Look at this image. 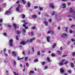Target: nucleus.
<instances>
[{"mask_svg":"<svg viewBox=\"0 0 75 75\" xmlns=\"http://www.w3.org/2000/svg\"><path fill=\"white\" fill-rule=\"evenodd\" d=\"M35 40V38H33L32 39H30V40L28 39L26 41H23L20 42V44H22V45H25L27 42H32L33 40Z\"/></svg>","mask_w":75,"mask_h":75,"instance_id":"obj_1","label":"nucleus"},{"mask_svg":"<svg viewBox=\"0 0 75 75\" xmlns=\"http://www.w3.org/2000/svg\"><path fill=\"white\" fill-rule=\"evenodd\" d=\"M13 39H11L9 41V44L11 47L13 46Z\"/></svg>","mask_w":75,"mask_h":75,"instance_id":"obj_2","label":"nucleus"},{"mask_svg":"<svg viewBox=\"0 0 75 75\" xmlns=\"http://www.w3.org/2000/svg\"><path fill=\"white\" fill-rule=\"evenodd\" d=\"M11 10V8H10L9 9V11H6L5 13V14L6 15H9L11 14V11H10Z\"/></svg>","mask_w":75,"mask_h":75,"instance_id":"obj_3","label":"nucleus"},{"mask_svg":"<svg viewBox=\"0 0 75 75\" xmlns=\"http://www.w3.org/2000/svg\"><path fill=\"white\" fill-rule=\"evenodd\" d=\"M65 59H63L62 60V62H59V65H60V66H61V65H63V62H65Z\"/></svg>","mask_w":75,"mask_h":75,"instance_id":"obj_4","label":"nucleus"},{"mask_svg":"<svg viewBox=\"0 0 75 75\" xmlns=\"http://www.w3.org/2000/svg\"><path fill=\"white\" fill-rule=\"evenodd\" d=\"M49 6L50 7L52 8H55V7L54 6V3H53L50 4Z\"/></svg>","mask_w":75,"mask_h":75,"instance_id":"obj_5","label":"nucleus"},{"mask_svg":"<svg viewBox=\"0 0 75 75\" xmlns=\"http://www.w3.org/2000/svg\"><path fill=\"white\" fill-rule=\"evenodd\" d=\"M20 5H18L16 8V10L17 11H20Z\"/></svg>","mask_w":75,"mask_h":75,"instance_id":"obj_6","label":"nucleus"},{"mask_svg":"<svg viewBox=\"0 0 75 75\" xmlns=\"http://www.w3.org/2000/svg\"><path fill=\"white\" fill-rule=\"evenodd\" d=\"M68 36V35L67 33H64L62 34L61 36V37H67Z\"/></svg>","mask_w":75,"mask_h":75,"instance_id":"obj_7","label":"nucleus"},{"mask_svg":"<svg viewBox=\"0 0 75 75\" xmlns=\"http://www.w3.org/2000/svg\"><path fill=\"white\" fill-rule=\"evenodd\" d=\"M18 26V24H17L15 23H14L13 24V26L14 27L15 29H16V28H17V26ZM18 28V26L17 27V28Z\"/></svg>","mask_w":75,"mask_h":75,"instance_id":"obj_8","label":"nucleus"},{"mask_svg":"<svg viewBox=\"0 0 75 75\" xmlns=\"http://www.w3.org/2000/svg\"><path fill=\"white\" fill-rule=\"evenodd\" d=\"M38 17V16L37 15H33L32 16V17L33 18H36Z\"/></svg>","mask_w":75,"mask_h":75,"instance_id":"obj_9","label":"nucleus"},{"mask_svg":"<svg viewBox=\"0 0 75 75\" xmlns=\"http://www.w3.org/2000/svg\"><path fill=\"white\" fill-rule=\"evenodd\" d=\"M69 11L70 12V13H74V11L72 9V8H70V9Z\"/></svg>","mask_w":75,"mask_h":75,"instance_id":"obj_10","label":"nucleus"},{"mask_svg":"<svg viewBox=\"0 0 75 75\" xmlns=\"http://www.w3.org/2000/svg\"><path fill=\"white\" fill-rule=\"evenodd\" d=\"M66 4H62V6H63V8H66V6H65Z\"/></svg>","mask_w":75,"mask_h":75,"instance_id":"obj_11","label":"nucleus"},{"mask_svg":"<svg viewBox=\"0 0 75 75\" xmlns=\"http://www.w3.org/2000/svg\"><path fill=\"white\" fill-rule=\"evenodd\" d=\"M60 71L61 72H62V74H63V73L64 72V70L63 69L61 68L60 69Z\"/></svg>","mask_w":75,"mask_h":75,"instance_id":"obj_12","label":"nucleus"},{"mask_svg":"<svg viewBox=\"0 0 75 75\" xmlns=\"http://www.w3.org/2000/svg\"><path fill=\"white\" fill-rule=\"evenodd\" d=\"M50 37L48 36L47 37V42H50Z\"/></svg>","mask_w":75,"mask_h":75,"instance_id":"obj_13","label":"nucleus"},{"mask_svg":"<svg viewBox=\"0 0 75 75\" xmlns=\"http://www.w3.org/2000/svg\"><path fill=\"white\" fill-rule=\"evenodd\" d=\"M44 23L45 24V25H48V23L47 21H44Z\"/></svg>","mask_w":75,"mask_h":75,"instance_id":"obj_14","label":"nucleus"},{"mask_svg":"<svg viewBox=\"0 0 75 75\" xmlns=\"http://www.w3.org/2000/svg\"><path fill=\"white\" fill-rule=\"evenodd\" d=\"M12 53L13 54V55L14 56H16V52H15L13 51L12 52Z\"/></svg>","mask_w":75,"mask_h":75,"instance_id":"obj_15","label":"nucleus"},{"mask_svg":"<svg viewBox=\"0 0 75 75\" xmlns=\"http://www.w3.org/2000/svg\"><path fill=\"white\" fill-rule=\"evenodd\" d=\"M47 60L49 62H50V59L48 57H47Z\"/></svg>","mask_w":75,"mask_h":75,"instance_id":"obj_16","label":"nucleus"},{"mask_svg":"<svg viewBox=\"0 0 75 75\" xmlns=\"http://www.w3.org/2000/svg\"><path fill=\"white\" fill-rule=\"evenodd\" d=\"M3 35H4V36H5V37H7V34L6 33H4Z\"/></svg>","mask_w":75,"mask_h":75,"instance_id":"obj_17","label":"nucleus"},{"mask_svg":"<svg viewBox=\"0 0 75 75\" xmlns=\"http://www.w3.org/2000/svg\"><path fill=\"white\" fill-rule=\"evenodd\" d=\"M39 8L40 11H42V10L43 9V7H39Z\"/></svg>","mask_w":75,"mask_h":75,"instance_id":"obj_18","label":"nucleus"},{"mask_svg":"<svg viewBox=\"0 0 75 75\" xmlns=\"http://www.w3.org/2000/svg\"><path fill=\"white\" fill-rule=\"evenodd\" d=\"M16 33L17 34H20L21 33V32L18 30H17L16 31Z\"/></svg>","mask_w":75,"mask_h":75,"instance_id":"obj_19","label":"nucleus"},{"mask_svg":"<svg viewBox=\"0 0 75 75\" xmlns=\"http://www.w3.org/2000/svg\"><path fill=\"white\" fill-rule=\"evenodd\" d=\"M71 65L72 68H74V64H73V63H71Z\"/></svg>","mask_w":75,"mask_h":75,"instance_id":"obj_20","label":"nucleus"},{"mask_svg":"<svg viewBox=\"0 0 75 75\" xmlns=\"http://www.w3.org/2000/svg\"><path fill=\"white\" fill-rule=\"evenodd\" d=\"M26 65L27 67H29V64H28V63H26Z\"/></svg>","mask_w":75,"mask_h":75,"instance_id":"obj_21","label":"nucleus"},{"mask_svg":"<svg viewBox=\"0 0 75 75\" xmlns=\"http://www.w3.org/2000/svg\"><path fill=\"white\" fill-rule=\"evenodd\" d=\"M48 66H46L45 67L44 69H48Z\"/></svg>","mask_w":75,"mask_h":75,"instance_id":"obj_22","label":"nucleus"},{"mask_svg":"<svg viewBox=\"0 0 75 75\" xmlns=\"http://www.w3.org/2000/svg\"><path fill=\"white\" fill-rule=\"evenodd\" d=\"M28 7H30V6H31L30 3L29 2H28Z\"/></svg>","mask_w":75,"mask_h":75,"instance_id":"obj_23","label":"nucleus"},{"mask_svg":"<svg viewBox=\"0 0 75 75\" xmlns=\"http://www.w3.org/2000/svg\"><path fill=\"white\" fill-rule=\"evenodd\" d=\"M22 1L23 3L24 4H25L26 3V2L25 1V0H22Z\"/></svg>","mask_w":75,"mask_h":75,"instance_id":"obj_24","label":"nucleus"},{"mask_svg":"<svg viewBox=\"0 0 75 75\" xmlns=\"http://www.w3.org/2000/svg\"><path fill=\"white\" fill-rule=\"evenodd\" d=\"M41 64H42V65H44V64H45V62H41Z\"/></svg>","mask_w":75,"mask_h":75,"instance_id":"obj_25","label":"nucleus"},{"mask_svg":"<svg viewBox=\"0 0 75 75\" xmlns=\"http://www.w3.org/2000/svg\"><path fill=\"white\" fill-rule=\"evenodd\" d=\"M56 46V43H54L53 45V48H55V47Z\"/></svg>","mask_w":75,"mask_h":75,"instance_id":"obj_26","label":"nucleus"},{"mask_svg":"<svg viewBox=\"0 0 75 75\" xmlns=\"http://www.w3.org/2000/svg\"><path fill=\"white\" fill-rule=\"evenodd\" d=\"M52 33V34H53V33H54V32H51V31H49L48 32V34H50Z\"/></svg>","mask_w":75,"mask_h":75,"instance_id":"obj_27","label":"nucleus"},{"mask_svg":"<svg viewBox=\"0 0 75 75\" xmlns=\"http://www.w3.org/2000/svg\"><path fill=\"white\" fill-rule=\"evenodd\" d=\"M23 31L24 33H26V30H25L24 29V28H23Z\"/></svg>","mask_w":75,"mask_h":75,"instance_id":"obj_28","label":"nucleus"},{"mask_svg":"<svg viewBox=\"0 0 75 75\" xmlns=\"http://www.w3.org/2000/svg\"><path fill=\"white\" fill-rule=\"evenodd\" d=\"M34 71H30V74H34Z\"/></svg>","mask_w":75,"mask_h":75,"instance_id":"obj_29","label":"nucleus"},{"mask_svg":"<svg viewBox=\"0 0 75 75\" xmlns=\"http://www.w3.org/2000/svg\"><path fill=\"white\" fill-rule=\"evenodd\" d=\"M57 53H58V54H61V52L59 51H57Z\"/></svg>","mask_w":75,"mask_h":75,"instance_id":"obj_30","label":"nucleus"},{"mask_svg":"<svg viewBox=\"0 0 75 75\" xmlns=\"http://www.w3.org/2000/svg\"><path fill=\"white\" fill-rule=\"evenodd\" d=\"M22 16H23V18H24L25 17V16L24 14H23L22 15Z\"/></svg>","mask_w":75,"mask_h":75,"instance_id":"obj_31","label":"nucleus"},{"mask_svg":"<svg viewBox=\"0 0 75 75\" xmlns=\"http://www.w3.org/2000/svg\"><path fill=\"white\" fill-rule=\"evenodd\" d=\"M24 57H22V58H19V57L18 58V60H21V59H23V58Z\"/></svg>","mask_w":75,"mask_h":75,"instance_id":"obj_32","label":"nucleus"},{"mask_svg":"<svg viewBox=\"0 0 75 75\" xmlns=\"http://www.w3.org/2000/svg\"><path fill=\"white\" fill-rule=\"evenodd\" d=\"M51 56L52 57H55V54L53 53L52 54Z\"/></svg>","mask_w":75,"mask_h":75,"instance_id":"obj_33","label":"nucleus"},{"mask_svg":"<svg viewBox=\"0 0 75 75\" xmlns=\"http://www.w3.org/2000/svg\"><path fill=\"white\" fill-rule=\"evenodd\" d=\"M28 57H25V61H27L28 59Z\"/></svg>","mask_w":75,"mask_h":75,"instance_id":"obj_34","label":"nucleus"},{"mask_svg":"<svg viewBox=\"0 0 75 75\" xmlns=\"http://www.w3.org/2000/svg\"><path fill=\"white\" fill-rule=\"evenodd\" d=\"M71 41H72V42H74V41H75V39L72 38L71 39Z\"/></svg>","mask_w":75,"mask_h":75,"instance_id":"obj_35","label":"nucleus"},{"mask_svg":"<svg viewBox=\"0 0 75 75\" xmlns=\"http://www.w3.org/2000/svg\"><path fill=\"white\" fill-rule=\"evenodd\" d=\"M14 64L16 65V61L14 60H13Z\"/></svg>","mask_w":75,"mask_h":75,"instance_id":"obj_36","label":"nucleus"},{"mask_svg":"<svg viewBox=\"0 0 75 75\" xmlns=\"http://www.w3.org/2000/svg\"><path fill=\"white\" fill-rule=\"evenodd\" d=\"M72 55L73 56V57H74L75 55V52H73L72 54Z\"/></svg>","mask_w":75,"mask_h":75,"instance_id":"obj_37","label":"nucleus"},{"mask_svg":"<svg viewBox=\"0 0 75 75\" xmlns=\"http://www.w3.org/2000/svg\"><path fill=\"white\" fill-rule=\"evenodd\" d=\"M34 8L35 9H37V8H38V7L37 6H35L34 7Z\"/></svg>","mask_w":75,"mask_h":75,"instance_id":"obj_38","label":"nucleus"},{"mask_svg":"<svg viewBox=\"0 0 75 75\" xmlns=\"http://www.w3.org/2000/svg\"><path fill=\"white\" fill-rule=\"evenodd\" d=\"M75 27V25H73L71 26V28H72V27Z\"/></svg>","mask_w":75,"mask_h":75,"instance_id":"obj_39","label":"nucleus"},{"mask_svg":"<svg viewBox=\"0 0 75 75\" xmlns=\"http://www.w3.org/2000/svg\"><path fill=\"white\" fill-rule=\"evenodd\" d=\"M21 22L22 23H25V20H23L21 21Z\"/></svg>","mask_w":75,"mask_h":75,"instance_id":"obj_40","label":"nucleus"},{"mask_svg":"<svg viewBox=\"0 0 75 75\" xmlns=\"http://www.w3.org/2000/svg\"><path fill=\"white\" fill-rule=\"evenodd\" d=\"M38 55H40V51L38 52Z\"/></svg>","mask_w":75,"mask_h":75,"instance_id":"obj_41","label":"nucleus"},{"mask_svg":"<svg viewBox=\"0 0 75 75\" xmlns=\"http://www.w3.org/2000/svg\"><path fill=\"white\" fill-rule=\"evenodd\" d=\"M68 63V61H67V62H66L64 63V64L65 65L66 64H67Z\"/></svg>","mask_w":75,"mask_h":75,"instance_id":"obj_42","label":"nucleus"},{"mask_svg":"<svg viewBox=\"0 0 75 75\" xmlns=\"http://www.w3.org/2000/svg\"><path fill=\"white\" fill-rule=\"evenodd\" d=\"M38 61V59H35L34 60V62H37V61Z\"/></svg>","mask_w":75,"mask_h":75,"instance_id":"obj_43","label":"nucleus"},{"mask_svg":"<svg viewBox=\"0 0 75 75\" xmlns=\"http://www.w3.org/2000/svg\"><path fill=\"white\" fill-rule=\"evenodd\" d=\"M4 54H5V56L6 57H7V56H8V54H7L6 53H4Z\"/></svg>","mask_w":75,"mask_h":75,"instance_id":"obj_44","label":"nucleus"},{"mask_svg":"<svg viewBox=\"0 0 75 75\" xmlns=\"http://www.w3.org/2000/svg\"><path fill=\"white\" fill-rule=\"evenodd\" d=\"M32 29H33V30H35V27L34 26L33 27H32Z\"/></svg>","mask_w":75,"mask_h":75,"instance_id":"obj_45","label":"nucleus"},{"mask_svg":"<svg viewBox=\"0 0 75 75\" xmlns=\"http://www.w3.org/2000/svg\"><path fill=\"white\" fill-rule=\"evenodd\" d=\"M68 72L71 74L72 72V71H71V70H70L68 71Z\"/></svg>","mask_w":75,"mask_h":75,"instance_id":"obj_46","label":"nucleus"},{"mask_svg":"<svg viewBox=\"0 0 75 75\" xmlns=\"http://www.w3.org/2000/svg\"><path fill=\"white\" fill-rule=\"evenodd\" d=\"M70 33L71 34L72 33H73V31L71 30H70Z\"/></svg>","mask_w":75,"mask_h":75,"instance_id":"obj_47","label":"nucleus"},{"mask_svg":"<svg viewBox=\"0 0 75 75\" xmlns=\"http://www.w3.org/2000/svg\"><path fill=\"white\" fill-rule=\"evenodd\" d=\"M52 21V19H50L49 20V22H51Z\"/></svg>","mask_w":75,"mask_h":75,"instance_id":"obj_48","label":"nucleus"},{"mask_svg":"<svg viewBox=\"0 0 75 75\" xmlns=\"http://www.w3.org/2000/svg\"><path fill=\"white\" fill-rule=\"evenodd\" d=\"M31 35H34V34L33 32H31Z\"/></svg>","mask_w":75,"mask_h":75,"instance_id":"obj_49","label":"nucleus"},{"mask_svg":"<svg viewBox=\"0 0 75 75\" xmlns=\"http://www.w3.org/2000/svg\"><path fill=\"white\" fill-rule=\"evenodd\" d=\"M68 27H67L65 28V31H67V29H68Z\"/></svg>","mask_w":75,"mask_h":75,"instance_id":"obj_50","label":"nucleus"},{"mask_svg":"<svg viewBox=\"0 0 75 75\" xmlns=\"http://www.w3.org/2000/svg\"><path fill=\"white\" fill-rule=\"evenodd\" d=\"M25 54V52H24V51H23V55H24Z\"/></svg>","mask_w":75,"mask_h":75,"instance_id":"obj_51","label":"nucleus"},{"mask_svg":"<svg viewBox=\"0 0 75 75\" xmlns=\"http://www.w3.org/2000/svg\"><path fill=\"white\" fill-rule=\"evenodd\" d=\"M2 21H3V20L1 19H0V23H2Z\"/></svg>","mask_w":75,"mask_h":75,"instance_id":"obj_52","label":"nucleus"},{"mask_svg":"<svg viewBox=\"0 0 75 75\" xmlns=\"http://www.w3.org/2000/svg\"><path fill=\"white\" fill-rule=\"evenodd\" d=\"M20 3V1H18L16 2V4H18Z\"/></svg>","mask_w":75,"mask_h":75,"instance_id":"obj_53","label":"nucleus"},{"mask_svg":"<svg viewBox=\"0 0 75 75\" xmlns=\"http://www.w3.org/2000/svg\"><path fill=\"white\" fill-rule=\"evenodd\" d=\"M16 39L17 40H18V36H17L16 37Z\"/></svg>","mask_w":75,"mask_h":75,"instance_id":"obj_54","label":"nucleus"},{"mask_svg":"<svg viewBox=\"0 0 75 75\" xmlns=\"http://www.w3.org/2000/svg\"><path fill=\"white\" fill-rule=\"evenodd\" d=\"M23 27H25V26H26V25L25 24H23Z\"/></svg>","mask_w":75,"mask_h":75,"instance_id":"obj_55","label":"nucleus"},{"mask_svg":"<svg viewBox=\"0 0 75 75\" xmlns=\"http://www.w3.org/2000/svg\"><path fill=\"white\" fill-rule=\"evenodd\" d=\"M3 5L4 6H6V3H4L3 4Z\"/></svg>","mask_w":75,"mask_h":75,"instance_id":"obj_56","label":"nucleus"},{"mask_svg":"<svg viewBox=\"0 0 75 75\" xmlns=\"http://www.w3.org/2000/svg\"><path fill=\"white\" fill-rule=\"evenodd\" d=\"M19 66L20 67H23V65L21 64H20Z\"/></svg>","mask_w":75,"mask_h":75,"instance_id":"obj_57","label":"nucleus"},{"mask_svg":"<svg viewBox=\"0 0 75 75\" xmlns=\"http://www.w3.org/2000/svg\"><path fill=\"white\" fill-rule=\"evenodd\" d=\"M60 50H63L62 47H61L60 48Z\"/></svg>","mask_w":75,"mask_h":75,"instance_id":"obj_58","label":"nucleus"},{"mask_svg":"<svg viewBox=\"0 0 75 75\" xmlns=\"http://www.w3.org/2000/svg\"><path fill=\"white\" fill-rule=\"evenodd\" d=\"M8 27H11V25H8Z\"/></svg>","mask_w":75,"mask_h":75,"instance_id":"obj_59","label":"nucleus"},{"mask_svg":"<svg viewBox=\"0 0 75 75\" xmlns=\"http://www.w3.org/2000/svg\"><path fill=\"white\" fill-rule=\"evenodd\" d=\"M67 4L68 6H69V5H70V4H71V3H69V2H68L67 3Z\"/></svg>","mask_w":75,"mask_h":75,"instance_id":"obj_60","label":"nucleus"},{"mask_svg":"<svg viewBox=\"0 0 75 75\" xmlns=\"http://www.w3.org/2000/svg\"><path fill=\"white\" fill-rule=\"evenodd\" d=\"M54 14H55V12H53V13L52 14V16H54Z\"/></svg>","mask_w":75,"mask_h":75,"instance_id":"obj_61","label":"nucleus"},{"mask_svg":"<svg viewBox=\"0 0 75 75\" xmlns=\"http://www.w3.org/2000/svg\"><path fill=\"white\" fill-rule=\"evenodd\" d=\"M70 42H71V41H70L68 42L67 43V44H69Z\"/></svg>","mask_w":75,"mask_h":75,"instance_id":"obj_62","label":"nucleus"},{"mask_svg":"<svg viewBox=\"0 0 75 75\" xmlns=\"http://www.w3.org/2000/svg\"><path fill=\"white\" fill-rule=\"evenodd\" d=\"M66 56H67V55H64L62 57H66Z\"/></svg>","mask_w":75,"mask_h":75,"instance_id":"obj_63","label":"nucleus"},{"mask_svg":"<svg viewBox=\"0 0 75 75\" xmlns=\"http://www.w3.org/2000/svg\"><path fill=\"white\" fill-rule=\"evenodd\" d=\"M32 50H33V52H34V48L32 47Z\"/></svg>","mask_w":75,"mask_h":75,"instance_id":"obj_64","label":"nucleus"}]
</instances>
